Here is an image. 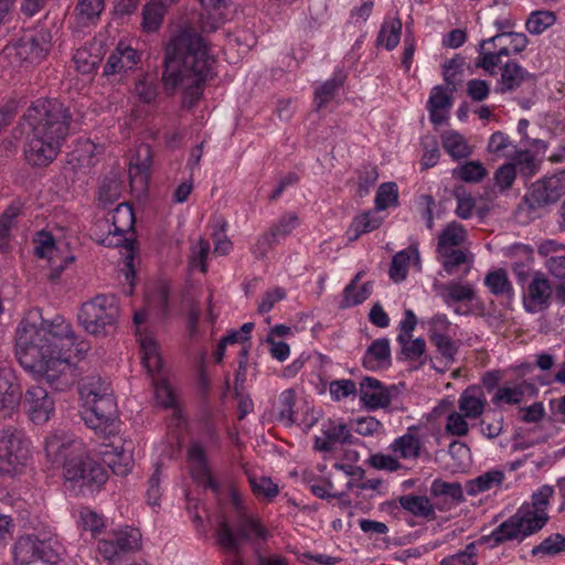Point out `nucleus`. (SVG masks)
Here are the masks:
<instances>
[{
	"mask_svg": "<svg viewBox=\"0 0 565 565\" xmlns=\"http://www.w3.org/2000/svg\"><path fill=\"white\" fill-rule=\"evenodd\" d=\"M215 58L201 35L183 31L167 45L161 81L167 95L183 90L182 107L193 108L203 94L204 83L213 77Z\"/></svg>",
	"mask_w": 565,
	"mask_h": 565,
	"instance_id": "nucleus-1",
	"label": "nucleus"
},
{
	"mask_svg": "<svg viewBox=\"0 0 565 565\" xmlns=\"http://www.w3.org/2000/svg\"><path fill=\"white\" fill-rule=\"evenodd\" d=\"M38 350L40 352V370H38V422H47L54 413V401L49 393L40 387L46 382L53 384L70 367L71 351L76 343L72 327L61 315L52 319L41 318L38 327Z\"/></svg>",
	"mask_w": 565,
	"mask_h": 565,
	"instance_id": "nucleus-2",
	"label": "nucleus"
},
{
	"mask_svg": "<svg viewBox=\"0 0 565 565\" xmlns=\"http://www.w3.org/2000/svg\"><path fill=\"white\" fill-rule=\"evenodd\" d=\"M553 493V487L548 484L542 486L532 495L534 509L529 507L519 509L514 515L502 522L484 540L492 541L495 546L507 541H523L526 536L539 532L548 520L545 508Z\"/></svg>",
	"mask_w": 565,
	"mask_h": 565,
	"instance_id": "nucleus-3",
	"label": "nucleus"
},
{
	"mask_svg": "<svg viewBox=\"0 0 565 565\" xmlns=\"http://www.w3.org/2000/svg\"><path fill=\"white\" fill-rule=\"evenodd\" d=\"M41 136H38V167L52 163L61 151L67 136L71 116L64 105L57 99H45L38 107Z\"/></svg>",
	"mask_w": 565,
	"mask_h": 565,
	"instance_id": "nucleus-4",
	"label": "nucleus"
},
{
	"mask_svg": "<svg viewBox=\"0 0 565 565\" xmlns=\"http://www.w3.org/2000/svg\"><path fill=\"white\" fill-rule=\"evenodd\" d=\"M233 503L237 510V515L231 524L226 519L218 522L216 530V541L225 551L239 553L243 543L250 544L258 551L259 543L266 542L271 533L265 527L258 516L247 514L238 498L233 493Z\"/></svg>",
	"mask_w": 565,
	"mask_h": 565,
	"instance_id": "nucleus-5",
	"label": "nucleus"
},
{
	"mask_svg": "<svg viewBox=\"0 0 565 565\" xmlns=\"http://www.w3.org/2000/svg\"><path fill=\"white\" fill-rule=\"evenodd\" d=\"M120 308L115 295H97L82 305L78 321L94 335H107L116 330Z\"/></svg>",
	"mask_w": 565,
	"mask_h": 565,
	"instance_id": "nucleus-6",
	"label": "nucleus"
},
{
	"mask_svg": "<svg viewBox=\"0 0 565 565\" xmlns=\"http://www.w3.org/2000/svg\"><path fill=\"white\" fill-rule=\"evenodd\" d=\"M31 440L13 426L0 430V476L13 477L26 466L31 456Z\"/></svg>",
	"mask_w": 565,
	"mask_h": 565,
	"instance_id": "nucleus-7",
	"label": "nucleus"
},
{
	"mask_svg": "<svg viewBox=\"0 0 565 565\" xmlns=\"http://www.w3.org/2000/svg\"><path fill=\"white\" fill-rule=\"evenodd\" d=\"M141 533L138 529L125 526L113 530L98 541L97 551L108 565H125L127 555L139 551Z\"/></svg>",
	"mask_w": 565,
	"mask_h": 565,
	"instance_id": "nucleus-8",
	"label": "nucleus"
},
{
	"mask_svg": "<svg viewBox=\"0 0 565 565\" xmlns=\"http://www.w3.org/2000/svg\"><path fill=\"white\" fill-rule=\"evenodd\" d=\"M38 259L45 260L50 268L47 279L56 281L75 257L67 253V244L57 239L51 232L38 231Z\"/></svg>",
	"mask_w": 565,
	"mask_h": 565,
	"instance_id": "nucleus-9",
	"label": "nucleus"
},
{
	"mask_svg": "<svg viewBox=\"0 0 565 565\" xmlns=\"http://www.w3.org/2000/svg\"><path fill=\"white\" fill-rule=\"evenodd\" d=\"M103 390L98 397L85 403L89 408L85 411L83 419L97 435L107 437L114 434L117 405L111 388Z\"/></svg>",
	"mask_w": 565,
	"mask_h": 565,
	"instance_id": "nucleus-10",
	"label": "nucleus"
},
{
	"mask_svg": "<svg viewBox=\"0 0 565 565\" xmlns=\"http://www.w3.org/2000/svg\"><path fill=\"white\" fill-rule=\"evenodd\" d=\"M64 477L66 481L94 491L107 481L108 471L102 463L89 457H78L65 462Z\"/></svg>",
	"mask_w": 565,
	"mask_h": 565,
	"instance_id": "nucleus-11",
	"label": "nucleus"
},
{
	"mask_svg": "<svg viewBox=\"0 0 565 565\" xmlns=\"http://www.w3.org/2000/svg\"><path fill=\"white\" fill-rule=\"evenodd\" d=\"M35 323L25 317L15 332V356L20 365L32 376L35 375Z\"/></svg>",
	"mask_w": 565,
	"mask_h": 565,
	"instance_id": "nucleus-12",
	"label": "nucleus"
},
{
	"mask_svg": "<svg viewBox=\"0 0 565 565\" xmlns=\"http://www.w3.org/2000/svg\"><path fill=\"white\" fill-rule=\"evenodd\" d=\"M552 286L544 274L537 271L523 292V306L526 312L536 313L550 306Z\"/></svg>",
	"mask_w": 565,
	"mask_h": 565,
	"instance_id": "nucleus-13",
	"label": "nucleus"
},
{
	"mask_svg": "<svg viewBox=\"0 0 565 565\" xmlns=\"http://www.w3.org/2000/svg\"><path fill=\"white\" fill-rule=\"evenodd\" d=\"M65 552L55 534L45 527L38 529V565H67Z\"/></svg>",
	"mask_w": 565,
	"mask_h": 565,
	"instance_id": "nucleus-14",
	"label": "nucleus"
},
{
	"mask_svg": "<svg viewBox=\"0 0 565 565\" xmlns=\"http://www.w3.org/2000/svg\"><path fill=\"white\" fill-rule=\"evenodd\" d=\"M188 459L191 461V475L194 480L214 492L220 490V486L211 473L205 449L199 441H192L188 449Z\"/></svg>",
	"mask_w": 565,
	"mask_h": 565,
	"instance_id": "nucleus-15",
	"label": "nucleus"
},
{
	"mask_svg": "<svg viewBox=\"0 0 565 565\" xmlns=\"http://www.w3.org/2000/svg\"><path fill=\"white\" fill-rule=\"evenodd\" d=\"M299 225L296 213L282 215L269 232L265 233L257 242L255 254L257 257H264L274 244L278 243L281 237L289 235Z\"/></svg>",
	"mask_w": 565,
	"mask_h": 565,
	"instance_id": "nucleus-16",
	"label": "nucleus"
},
{
	"mask_svg": "<svg viewBox=\"0 0 565 565\" xmlns=\"http://www.w3.org/2000/svg\"><path fill=\"white\" fill-rule=\"evenodd\" d=\"M359 395L361 402L371 411L385 408L392 401L390 388L377 379L371 376H365L361 381Z\"/></svg>",
	"mask_w": 565,
	"mask_h": 565,
	"instance_id": "nucleus-17",
	"label": "nucleus"
},
{
	"mask_svg": "<svg viewBox=\"0 0 565 565\" xmlns=\"http://www.w3.org/2000/svg\"><path fill=\"white\" fill-rule=\"evenodd\" d=\"M139 61L140 54L137 50L119 43L108 56L103 74L107 77L116 74H127L128 71L134 70Z\"/></svg>",
	"mask_w": 565,
	"mask_h": 565,
	"instance_id": "nucleus-18",
	"label": "nucleus"
},
{
	"mask_svg": "<svg viewBox=\"0 0 565 565\" xmlns=\"http://www.w3.org/2000/svg\"><path fill=\"white\" fill-rule=\"evenodd\" d=\"M73 447L74 440L63 431H54L44 440L45 457L53 467L64 466Z\"/></svg>",
	"mask_w": 565,
	"mask_h": 565,
	"instance_id": "nucleus-19",
	"label": "nucleus"
},
{
	"mask_svg": "<svg viewBox=\"0 0 565 565\" xmlns=\"http://www.w3.org/2000/svg\"><path fill=\"white\" fill-rule=\"evenodd\" d=\"M105 224L107 226L108 235L97 239V242L106 247H122L127 250L126 255V277L129 279L130 277L135 276V268H134V253H135V244L136 241L132 238H127L125 234H114V228L109 225V220H105L100 222V225Z\"/></svg>",
	"mask_w": 565,
	"mask_h": 565,
	"instance_id": "nucleus-20",
	"label": "nucleus"
},
{
	"mask_svg": "<svg viewBox=\"0 0 565 565\" xmlns=\"http://www.w3.org/2000/svg\"><path fill=\"white\" fill-rule=\"evenodd\" d=\"M362 363L365 369L371 371L391 365V348L388 339L381 338L374 340L366 349Z\"/></svg>",
	"mask_w": 565,
	"mask_h": 565,
	"instance_id": "nucleus-21",
	"label": "nucleus"
},
{
	"mask_svg": "<svg viewBox=\"0 0 565 565\" xmlns=\"http://www.w3.org/2000/svg\"><path fill=\"white\" fill-rule=\"evenodd\" d=\"M527 79H534V75L529 73L515 61H508L501 67V77L499 81L500 92H511L521 86Z\"/></svg>",
	"mask_w": 565,
	"mask_h": 565,
	"instance_id": "nucleus-22",
	"label": "nucleus"
},
{
	"mask_svg": "<svg viewBox=\"0 0 565 565\" xmlns=\"http://www.w3.org/2000/svg\"><path fill=\"white\" fill-rule=\"evenodd\" d=\"M22 210L23 205L20 202H13L0 216V252L3 254L11 249V230L15 226Z\"/></svg>",
	"mask_w": 565,
	"mask_h": 565,
	"instance_id": "nucleus-23",
	"label": "nucleus"
},
{
	"mask_svg": "<svg viewBox=\"0 0 565 565\" xmlns=\"http://www.w3.org/2000/svg\"><path fill=\"white\" fill-rule=\"evenodd\" d=\"M151 164L152 151L150 146H140L135 159L131 160L129 166V178L131 182H139L142 185L147 184Z\"/></svg>",
	"mask_w": 565,
	"mask_h": 565,
	"instance_id": "nucleus-24",
	"label": "nucleus"
},
{
	"mask_svg": "<svg viewBox=\"0 0 565 565\" xmlns=\"http://www.w3.org/2000/svg\"><path fill=\"white\" fill-rule=\"evenodd\" d=\"M179 0H150L142 9V28L154 32L161 25L167 9Z\"/></svg>",
	"mask_w": 565,
	"mask_h": 565,
	"instance_id": "nucleus-25",
	"label": "nucleus"
},
{
	"mask_svg": "<svg viewBox=\"0 0 565 565\" xmlns=\"http://www.w3.org/2000/svg\"><path fill=\"white\" fill-rule=\"evenodd\" d=\"M416 426H411L407 429V433L398 438H396L392 445L390 446L391 450L395 454H398L403 459H416L420 455L422 441L415 436V431H417Z\"/></svg>",
	"mask_w": 565,
	"mask_h": 565,
	"instance_id": "nucleus-26",
	"label": "nucleus"
},
{
	"mask_svg": "<svg viewBox=\"0 0 565 565\" xmlns=\"http://www.w3.org/2000/svg\"><path fill=\"white\" fill-rule=\"evenodd\" d=\"M452 106V96L448 94L445 87L438 85L433 87L427 103L429 119L434 125H440L445 121V116L440 114L443 109H449Z\"/></svg>",
	"mask_w": 565,
	"mask_h": 565,
	"instance_id": "nucleus-27",
	"label": "nucleus"
},
{
	"mask_svg": "<svg viewBox=\"0 0 565 565\" xmlns=\"http://www.w3.org/2000/svg\"><path fill=\"white\" fill-rule=\"evenodd\" d=\"M459 409L468 418H476L483 413L486 398L480 388L467 387L459 397Z\"/></svg>",
	"mask_w": 565,
	"mask_h": 565,
	"instance_id": "nucleus-28",
	"label": "nucleus"
},
{
	"mask_svg": "<svg viewBox=\"0 0 565 565\" xmlns=\"http://www.w3.org/2000/svg\"><path fill=\"white\" fill-rule=\"evenodd\" d=\"M399 505L417 518L435 520L436 512L429 499L425 495L406 494L398 497Z\"/></svg>",
	"mask_w": 565,
	"mask_h": 565,
	"instance_id": "nucleus-29",
	"label": "nucleus"
},
{
	"mask_svg": "<svg viewBox=\"0 0 565 565\" xmlns=\"http://www.w3.org/2000/svg\"><path fill=\"white\" fill-rule=\"evenodd\" d=\"M345 74L341 71L335 72L332 78L326 81L315 90V104L316 109H322L328 103H330L343 87L345 81Z\"/></svg>",
	"mask_w": 565,
	"mask_h": 565,
	"instance_id": "nucleus-30",
	"label": "nucleus"
},
{
	"mask_svg": "<svg viewBox=\"0 0 565 565\" xmlns=\"http://www.w3.org/2000/svg\"><path fill=\"white\" fill-rule=\"evenodd\" d=\"M19 384L14 383L13 376L8 371L0 372V407L2 409H14L21 399Z\"/></svg>",
	"mask_w": 565,
	"mask_h": 565,
	"instance_id": "nucleus-31",
	"label": "nucleus"
},
{
	"mask_svg": "<svg viewBox=\"0 0 565 565\" xmlns=\"http://www.w3.org/2000/svg\"><path fill=\"white\" fill-rule=\"evenodd\" d=\"M523 201L530 211H536L556 203L557 199L547 190V185L542 179L531 186Z\"/></svg>",
	"mask_w": 565,
	"mask_h": 565,
	"instance_id": "nucleus-32",
	"label": "nucleus"
},
{
	"mask_svg": "<svg viewBox=\"0 0 565 565\" xmlns=\"http://www.w3.org/2000/svg\"><path fill=\"white\" fill-rule=\"evenodd\" d=\"M505 475L502 470H490L475 479L468 480L466 491L469 495H477L481 492L498 488L502 484Z\"/></svg>",
	"mask_w": 565,
	"mask_h": 565,
	"instance_id": "nucleus-33",
	"label": "nucleus"
},
{
	"mask_svg": "<svg viewBox=\"0 0 565 565\" xmlns=\"http://www.w3.org/2000/svg\"><path fill=\"white\" fill-rule=\"evenodd\" d=\"M14 565H35V537L24 534L17 539L12 546Z\"/></svg>",
	"mask_w": 565,
	"mask_h": 565,
	"instance_id": "nucleus-34",
	"label": "nucleus"
},
{
	"mask_svg": "<svg viewBox=\"0 0 565 565\" xmlns=\"http://www.w3.org/2000/svg\"><path fill=\"white\" fill-rule=\"evenodd\" d=\"M502 35L503 34H495L489 39L481 40L477 49L479 56L476 61V66L482 68L490 75L495 74V68L501 62L494 51H486V45L493 44L495 46L497 42L502 40Z\"/></svg>",
	"mask_w": 565,
	"mask_h": 565,
	"instance_id": "nucleus-35",
	"label": "nucleus"
},
{
	"mask_svg": "<svg viewBox=\"0 0 565 565\" xmlns=\"http://www.w3.org/2000/svg\"><path fill=\"white\" fill-rule=\"evenodd\" d=\"M411 253L415 256L416 262H419V252L417 247L401 250L393 256L388 271L390 278L393 281L401 282L405 280L412 257Z\"/></svg>",
	"mask_w": 565,
	"mask_h": 565,
	"instance_id": "nucleus-36",
	"label": "nucleus"
},
{
	"mask_svg": "<svg viewBox=\"0 0 565 565\" xmlns=\"http://www.w3.org/2000/svg\"><path fill=\"white\" fill-rule=\"evenodd\" d=\"M484 285L494 296H507L510 301L514 297L512 284L508 278L507 271L502 268L488 273L484 278Z\"/></svg>",
	"mask_w": 565,
	"mask_h": 565,
	"instance_id": "nucleus-37",
	"label": "nucleus"
},
{
	"mask_svg": "<svg viewBox=\"0 0 565 565\" xmlns=\"http://www.w3.org/2000/svg\"><path fill=\"white\" fill-rule=\"evenodd\" d=\"M135 216L129 203H120L113 212L109 225L114 228V234H125L134 230Z\"/></svg>",
	"mask_w": 565,
	"mask_h": 565,
	"instance_id": "nucleus-38",
	"label": "nucleus"
},
{
	"mask_svg": "<svg viewBox=\"0 0 565 565\" xmlns=\"http://www.w3.org/2000/svg\"><path fill=\"white\" fill-rule=\"evenodd\" d=\"M441 141L444 149L454 159H463L471 154V149L466 139L456 131H446L443 134Z\"/></svg>",
	"mask_w": 565,
	"mask_h": 565,
	"instance_id": "nucleus-39",
	"label": "nucleus"
},
{
	"mask_svg": "<svg viewBox=\"0 0 565 565\" xmlns=\"http://www.w3.org/2000/svg\"><path fill=\"white\" fill-rule=\"evenodd\" d=\"M134 94L142 104H154L159 95L156 78L151 77L149 74H142L135 84Z\"/></svg>",
	"mask_w": 565,
	"mask_h": 565,
	"instance_id": "nucleus-40",
	"label": "nucleus"
},
{
	"mask_svg": "<svg viewBox=\"0 0 565 565\" xmlns=\"http://www.w3.org/2000/svg\"><path fill=\"white\" fill-rule=\"evenodd\" d=\"M465 239V227L461 224L454 221L449 223L440 233L436 250L455 248L456 246H459Z\"/></svg>",
	"mask_w": 565,
	"mask_h": 565,
	"instance_id": "nucleus-41",
	"label": "nucleus"
},
{
	"mask_svg": "<svg viewBox=\"0 0 565 565\" xmlns=\"http://www.w3.org/2000/svg\"><path fill=\"white\" fill-rule=\"evenodd\" d=\"M556 22V14L548 10H536L530 13L525 28L533 35H540L545 30L554 25Z\"/></svg>",
	"mask_w": 565,
	"mask_h": 565,
	"instance_id": "nucleus-42",
	"label": "nucleus"
},
{
	"mask_svg": "<svg viewBox=\"0 0 565 565\" xmlns=\"http://www.w3.org/2000/svg\"><path fill=\"white\" fill-rule=\"evenodd\" d=\"M296 403V393L294 390H285L280 393L278 398V414L277 420L285 426L290 427L295 424L294 406Z\"/></svg>",
	"mask_w": 565,
	"mask_h": 565,
	"instance_id": "nucleus-43",
	"label": "nucleus"
},
{
	"mask_svg": "<svg viewBox=\"0 0 565 565\" xmlns=\"http://www.w3.org/2000/svg\"><path fill=\"white\" fill-rule=\"evenodd\" d=\"M402 32V21L399 18H394L390 22L383 23L379 34L376 42L377 44H383L385 47L391 51L397 46L401 39Z\"/></svg>",
	"mask_w": 565,
	"mask_h": 565,
	"instance_id": "nucleus-44",
	"label": "nucleus"
},
{
	"mask_svg": "<svg viewBox=\"0 0 565 565\" xmlns=\"http://www.w3.org/2000/svg\"><path fill=\"white\" fill-rule=\"evenodd\" d=\"M445 295L444 301L447 306L452 302L472 301L476 298L475 289L471 285H462L460 282L451 281L444 286Z\"/></svg>",
	"mask_w": 565,
	"mask_h": 565,
	"instance_id": "nucleus-45",
	"label": "nucleus"
},
{
	"mask_svg": "<svg viewBox=\"0 0 565 565\" xmlns=\"http://www.w3.org/2000/svg\"><path fill=\"white\" fill-rule=\"evenodd\" d=\"M141 361L149 373L159 372L162 366V360L158 353L157 344L151 338H143L140 342Z\"/></svg>",
	"mask_w": 565,
	"mask_h": 565,
	"instance_id": "nucleus-46",
	"label": "nucleus"
},
{
	"mask_svg": "<svg viewBox=\"0 0 565 565\" xmlns=\"http://www.w3.org/2000/svg\"><path fill=\"white\" fill-rule=\"evenodd\" d=\"M381 223L382 220L372 215L371 212H366L354 217L349 228V233H352V236H350L349 239H358L362 234H366L379 228Z\"/></svg>",
	"mask_w": 565,
	"mask_h": 565,
	"instance_id": "nucleus-47",
	"label": "nucleus"
},
{
	"mask_svg": "<svg viewBox=\"0 0 565 565\" xmlns=\"http://www.w3.org/2000/svg\"><path fill=\"white\" fill-rule=\"evenodd\" d=\"M103 388H110V386L100 376H86L78 384V393L85 403L98 397Z\"/></svg>",
	"mask_w": 565,
	"mask_h": 565,
	"instance_id": "nucleus-48",
	"label": "nucleus"
},
{
	"mask_svg": "<svg viewBox=\"0 0 565 565\" xmlns=\"http://www.w3.org/2000/svg\"><path fill=\"white\" fill-rule=\"evenodd\" d=\"M433 497H447L456 502H463L465 497L462 487L458 482H447L441 479H435L430 486Z\"/></svg>",
	"mask_w": 565,
	"mask_h": 565,
	"instance_id": "nucleus-49",
	"label": "nucleus"
},
{
	"mask_svg": "<svg viewBox=\"0 0 565 565\" xmlns=\"http://www.w3.org/2000/svg\"><path fill=\"white\" fill-rule=\"evenodd\" d=\"M398 203V190L394 182L382 183L375 195V209L383 211L390 206H395Z\"/></svg>",
	"mask_w": 565,
	"mask_h": 565,
	"instance_id": "nucleus-50",
	"label": "nucleus"
},
{
	"mask_svg": "<svg viewBox=\"0 0 565 565\" xmlns=\"http://www.w3.org/2000/svg\"><path fill=\"white\" fill-rule=\"evenodd\" d=\"M563 552H565V535L554 533L544 539L539 545L534 546L532 555L544 554L555 556Z\"/></svg>",
	"mask_w": 565,
	"mask_h": 565,
	"instance_id": "nucleus-51",
	"label": "nucleus"
},
{
	"mask_svg": "<svg viewBox=\"0 0 565 565\" xmlns=\"http://www.w3.org/2000/svg\"><path fill=\"white\" fill-rule=\"evenodd\" d=\"M358 173V195L361 198L366 196L371 189L379 180V170L375 166H363L356 171Z\"/></svg>",
	"mask_w": 565,
	"mask_h": 565,
	"instance_id": "nucleus-52",
	"label": "nucleus"
},
{
	"mask_svg": "<svg viewBox=\"0 0 565 565\" xmlns=\"http://www.w3.org/2000/svg\"><path fill=\"white\" fill-rule=\"evenodd\" d=\"M454 196L457 200L456 215L461 220L470 218L476 206L473 196L461 185L454 189Z\"/></svg>",
	"mask_w": 565,
	"mask_h": 565,
	"instance_id": "nucleus-53",
	"label": "nucleus"
},
{
	"mask_svg": "<svg viewBox=\"0 0 565 565\" xmlns=\"http://www.w3.org/2000/svg\"><path fill=\"white\" fill-rule=\"evenodd\" d=\"M512 164H515V171L524 178H532L540 169V162L527 150L519 151Z\"/></svg>",
	"mask_w": 565,
	"mask_h": 565,
	"instance_id": "nucleus-54",
	"label": "nucleus"
},
{
	"mask_svg": "<svg viewBox=\"0 0 565 565\" xmlns=\"http://www.w3.org/2000/svg\"><path fill=\"white\" fill-rule=\"evenodd\" d=\"M73 61L77 72L82 74H92L100 63L98 55L92 54L87 49H77L73 55Z\"/></svg>",
	"mask_w": 565,
	"mask_h": 565,
	"instance_id": "nucleus-55",
	"label": "nucleus"
},
{
	"mask_svg": "<svg viewBox=\"0 0 565 565\" xmlns=\"http://www.w3.org/2000/svg\"><path fill=\"white\" fill-rule=\"evenodd\" d=\"M249 484L255 495L271 501L279 493L278 486L267 477H249Z\"/></svg>",
	"mask_w": 565,
	"mask_h": 565,
	"instance_id": "nucleus-56",
	"label": "nucleus"
},
{
	"mask_svg": "<svg viewBox=\"0 0 565 565\" xmlns=\"http://www.w3.org/2000/svg\"><path fill=\"white\" fill-rule=\"evenodd\" d=\"M429 340L447 362H454L455 355L458 352V347L448 335L439 332H431L429 334Z\"/></svg>",
	"mask_w": 565,
	"mask_h": 565,
	"instance_id": "nucleus-57",
	"label": "nucleus"
},
{
	"mask_svg": "<svg viewBox=\"0 0 565 565\" xmlns=\"http://www.w3.org/2000/svg\"><path fill=\"white\" fill-rule=\"evenodd\" d=\"M396 340L402 345V353L407 360H415L426 351V341L423 338L411 341V338H407L406 334H398Z\"/></svg>",
	"mask_w": 565,
	"mask_h": 565,
	"instance_id": "nucleus-58",
	"label": "nucleus"
},
{
	"mask_svg": "<svg viewBox=\"0 0 565 565\" xmlns=\"http://www.w3.org/2000/svg\"><path fill=\"white\" fill-rule=\"evenodd\" d=\"M477 546L476 543H469L465 550L458 553L444 557L439 565H477Z\"/></svg>",
	"mask_w": 565,
	"mask_h": 565,
	"instance_id": "nucleus-59",
	"label": "nucleus"
},
{
	"mask_svg": "<svg viewBox=\"0 0 565 565\" xmlns=\"http://www.w3.org/2000/svg\"><path fill=\"white\" fill-rule=\"evenodd\" d=\"M438 255L443 257L441 265L448 275H452L455 269L467 262V254L462 249L447 248L437 250Z\"/></svg>",
	"mask_w": 565,
	"mask_h": 565,
	"instance_id": "nucleus-60",
	"label": "nucleus"
},
{
	"mask_svg": "<svg viewBox=\"0 0 565 565\" xmlns=\"http://www.w3.org/2000/svg\"><path fill=\"white\" fill-rule=\"evenodd\" d=\"M455 174L465 182H479L487 175V170L479 161H469L455 170Z\"/></svg>",
	"mask_w": 565,
	"mask_h": 565,
	"instance_id": "nucleus-61",
	"label": "nucleus"
},
{
	"mask_svg": "<svg viewBox=\"0 0 565 565\" xmlns=\"http://www.w3.org/2000/svg\"><path fill=\"white\" fill-rule=\"evenodd\" d=\"M104 0H78L76 11L82 21H90L102 13Z\"/></svg>",
	"mask_w": 565,
	"mask_h": 565,
	"instance_id": "nucleus-62",
	"label": "nucleus"
},
{
	"mask_svg": "<svg viewBox=\"0 0 565 565\" xmlns=\"http://www.w3.org/2000/svg\"><path fill=\"white\" fill-rule=\"evenodd\" d=\"M524 390L522 386L515 387H499L493 396V403L504 402L509 405H515L523 401Z\"/></svg>",
	"mask_w": 565,
	"mask_h": 565,
	"instance_id": "nucleus-63",
	"label": "nucleus"
},
{
	"mask_svg": "<svg viewBox=\"0 0 565 565\" xmlns=\"http://www.w3.org/2000/svg\"><path fill=\"white\" fill-rule=\"evenodd\" d=\"M515 178V164H512V162L502 164L494 173L495 183L501 191L510 189Z\"/></svg>",
	"mask_w": 565,
	"mask_h": 565,
	"instance_id": "nucleus-64",
	"label": "nucleus"
}]
</instances>
